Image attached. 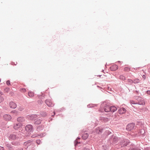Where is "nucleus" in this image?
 Here are the masks:
<instances>
[{"label": "nucleus", "instance_id": "20e7f679", "mask_svg": "<svg viewBox=\"0 0 150 150\" xmlns=\"http://www.w3.org/2000/svg\"><path fill=\"white\" fill-rule=\"evenodd\" d=\"M22 126V124L21 123L15 124L13 125V128L15 129L18 130L20 129Z\"/></svg>", "mask_w": 150, "mask_h": 150}, {"label": "nucleus", "instance_id": "bb28decb", "mask_svg": "<svg viewBox=\"0 0 150 150\" xmlns=\"http://www.w3.org/2000/svg\"><path fill=\"white\" fill-rule=\"evenodd\" d=\"M98 131H99L100 132H101L102 131V130L100 129L99 128H97L96 132H97L99 133V132H98Z\"/></svg>", "mask_w": 150, "mask_h": 150}, {"label": "nucleus", "instance_id": "aec40b11", "mask_svg": "<svg viewBox=\"0 0 150 150\" xmlns=\"http://www.w3.org/2000/svg\"><path fill=\"white\" fill-rule=\"evenodd\" d=\"M139 80L138 79H135L133 80V83H139Z\"/></svg>", "mask_w": 150, "mask_h": 150}, {"label": "nucleus", "instance_id": "58836bf2", "mask_svg": "<svg viewBox=\"0 0 150 150\" xmlns=\"http://www.w3.org/2000/svg\"><path fill=\"white\" fill-rule=\"evenodd\" d=\"M45 115L44 116H45L46 115V113H45Z\"/></svg>", "mask_w": 150, "mask_h": 150}, {"label": "nucleus", "instance_id": "9b49d317", "mask_svg": "<svg viewBox=\"0 0 150 150\" xmlns=\"http://www.w3.org/2000/svg\"><path fill=\"white\" fill-rule=\"evenodd\" d=\"M41 119L40 118L37 117V118H36L35 120L34 124L36 125L40 124L41 122Z\"/></svg>", "mask_w": 150, "mask_h": 150}, {"label": "nucleus", "instance_id": "f257e3e1", "mask_svg": "<svg viewBox=\"0 0 150 150\" xmlns=\"http://www.w3.org/2000/svg\"><path fill=\"white\" fill-rule=\"evenodd\" d=\"M137 100H138V102L137 104L140 105H144L145 104V102L143 98H142L138 97Z\"/></svg>", "mask_w": 150, "mask_h": 150}, {"label": "nucleus", "instance_id": "c9c22d12", "mask_svg": "<svg viewBox=\"0 0 150 150\" xmlns=\"http://www.w3.org/2000/svg\"><path fill=\"white\" fill-rule=\"evenodd\" d=\"M129 150H135L134 149H129Z\"/></svg>", "mask_w": 150, "mask_h": 150}, {"label": "nucleus", "instance_id": "4c0bfd02", "mask_svg": "<svg viewBox=\"0 0 150 150\" xmlns=\"http://www.w3.org/2000/svg\"><path fill=\"white\" fill-rule=\"evenodd\" d=\"M23 110V108H22L21 109H20V110H21V111L22 110Z\"/></svg>", "mask_w": 150, "mask_h": 150}, {"label": "nucleus", "instance_id": "1a4fd4ad", "mask_svg": "<svg viewBox=\"0 0 150 150\" xmlns=\"http://www.w3.org/2000/svg\"><path fill=\"white\" fill-rule=\"evenodd\" d=\"M10 107L12 108H15L16 107V104L13 102H11L9 104Z\"/></svg>", "mask_w": 150, "mask_h": 150}, {"label": "nucleus", "instance_id": "f8f14e48", "mask_svg": "<svg viewBox=\"0 0 150 150\" xmlns=\"http://www.w3.org/2000/svg\"><path fill=\"white\" fill-rule=\"evenodd\" d=\"M110 106L106 105L104 107V110L105 112H109L110 111Z\"/></svg>", "mask_w": 150, "mask_h": 150}, {"label": "nucleus", "instance_id": "c85d7f7f", "mask_svg": "<svg viewBox=\"0 0 150 150\" xmlns=\"http://www.w3.org/2000/svg\"><path fill=\"white\" fill-rule=\"evenodd\" d=\"M7 85L9 86L10 85V82L9 80L7 81L6 82Z\"/></svg>", "mask_w": 150, "mask_h": 150}, {"label": "nucleus", "instance_id": "c756f323", "mask_svg": "<svg viewBox=\"0 0 150 150\" xmlns=\"http://www.w3.org/2000/svg\"><path fill=\"white\" fill-rule=\"evenodd\" d=\"M40 141L39 140H37L36 141V143L38 144H39L40 143Z\"/></svg>", "mask_w": 150, "mask_h": 150}, {"label": "nucleus", "instance_id": "4be33fe9", "mask_svg": "<svg viewBox=\"0 0 150 150\" xmlns=\"http://www.w3.org/2000/svg\"><path fill=\"white\" fill-rule=\"evenodd\" d=\"M130 70V69L129 67H126L124 68V71H129Z\"/></svg>", "mask_w": 150, "mask_h": 150}, {"label": "nucleus", "instance_id": "2f4dec72", "mask_svg": "<svg viewBox=\"0 0 150 150\" xmlns=\"http://www.w3.org/2000/svg\"><path fill=\"white\" fill-rule=\"evenodd\" d=\"M142 78L144 79H145L146 78V76L145 75H143L142 76Z\"/></svg>", "mask_w": 150, "mask_h": 150}, {"label": "nucleus", "instance_id": "b1692460", "mask_svg": "<svg viewBox=\"0 0 150 150\" xmlns=\"http://www.w3.org/2000/svg\"><path fill=\"white\" fill-rule=\"evenodd\" d=\"M130 103L131 104H137V103L135 102L134 101L131 100L130 101Z\"/></svg>", "mask_w": 150, "mask_h": 150}, {"label": "nucleus", "instance_id": "0eeeda50", "mask_svg": "<svg viewBox=\"0 0 150 150\" xmlns=\"http://www.w3.org/2000/svg\"><path fill=\"white\" fill-rule=\"evenodd\" d=\"M3 117L4 119L6 120L9 121L11 119V116L8 114H5L4 115Z\"/></svg>", "mask_w": 150, "mask_h": 150}, {"label": "nucleus", "instance_id": "e433bc0d", "mask_svg": "<svg viewBox=\"0 0 150 150\" xmlns=\"http://www.w3.org/2000/svg\"><path fill=\"white\" fill-rule=\"evenodd\" d=\"M18 150H23V149H19Z\"/></svg>", "mask_w": 150, "mask_h": 150}, {"label": "nucleus", "instance_id": "9d476101", "mask_svg": "<svg viewBox=\"0 0 150 150\" xmlns=\"http://www.w3.org/2000/svg\"><path fill=\"white\" fill-rule=\"evenodd\" d=\"M118 68V67L116 65H114L112 66L110 68V70L114 71L117 70Z\"/></svg>", "mask_w": 150, "mask_h": 150}, {"label": "nucleus", "instance_id": "f03ea898", "mask_svg": "<svg viewBox=\"0 0 150 150\" xmlns=\"http://www.w3.org/2000/svg\"><path fill=\"white\" fill-rule=\"evenodd\" d=\"M25 130L29 132H32L33 128L32 125H27L25 127Z\"/></svg>", "mask_w": 150, "mask_h": 150}, {"label": "nucleus", "instance_id": "2eb2a0df", "mask_svg": "<svg viewBox=\"0 0 150 150\" xmlns=\"http://www.w3.org/2000/svg\"><path fill=\"white\" fill-rule=\"evenodd\" d=\"M17 121L18 122H19V123H21L24 121V119L23 117H19L17 119Z\"/></svg>", "mask_w": 150, "mask_h": 150}, {"label": "nucleus", "instance_id": "a878e982", "mask_svg": "<svg viewBox=\"0 0 150 150\" xmlns=\"http://www.w3.org/2000/svg\"><path fill=\"white\" fill-rule=\"evenodd\" d=\"M10 89L9 88H7L4 89V91L6 92H8L9 91Z\"/></svg>", "mask_w": 150, "mask_h": 150}, {"label": "nucleus", "instance_id": "6ab92c4d", "mask_svg": "<svg viewBox=\"0 0 150 150\" xmlns=\"http://www.w3.org/2000/svg\"><path fill=\"white\" fill-rule=\"evenodd\" d=\"M24 145L25 146H26L27 147L29 146L30 145V143L29 141L25 142L24 143Z\"/></svg>", "mask_w": 150, "mask_h": 150}, {"label": "nucleus", "instance_id": "5701e85b", "mask_svg": "<svg viewBox=\"0 0 150 150\" xmlns=\"http://www.w3.org/2000/svg\"><path fill=\"white\" fill-rule=\"evenodd\" d=\"M120 79H122V80H125V77L123 75H120Z\"/></svg>", "mask_w": 150, "mask_h": 150}, {"label": "nucleus", "instance_id": "dca6fc26", "mask_svg": "<svg viewBox=\"0 0 150 150\" xmlns=\"http://www.w3.org/2000/svg\"><path fill=\"white\" fill-rule=\"evenodd\" d=\"M88 137V135L87 133H84L83 134H82V137L83 139H86Z\"/></svg>", "mask_w": 150, "mask_h": 150}, {"label": "nucleus", "instance_id": "a211bd4d", "mask_svg": "<svg viewBox=\"0 0 150 150\" xmlns=\"http://www.w3.org/2000/svg\"><path fill=\"white\" fill-rule=\"evenodd\" d=\"M28 95L30 97H33L34 96V93L31 91H30L28 93Z\"/></svg>", "mask_w": 150, "mask_h": 150}, {"label": "nucleus", "instance_id": "7ed1b4c3", "mask_svg": "<svg viewBox=\"0 0 150 150\" xmlns=\"http://www.w3.org/2000/svg\"><path fill=\"white\" fill-rule=\"evenodd\" d=\"M135 124L134 123H132L129 124L127 126V129L129 131L132 130L134 128Z\"/></svg>", "mask_w": 150, "mask_h": 150}, {"label": "nucleus", "instance_id": "f3484780", "mask_svg": "<svg viewBox=\"0 0 150 150\" xmlns=\"http://www.w3.org/2000/svg\"><path fill=\"white\" fill-rule=\"evenodd\" d=\"M110 111L114 112L117 110V108L114 106H110Z\"/></svg>", "mask_w": 150, "mask_h": 150}, {"label": "nucleus", "instance_id": "473e14b6", "mask_svg": "<svg viewBox=\"0 0 150 150\" xmlns=\"http://www.w3.org/2000/svg\"><path fill=\"white\" fill-rule=\"evenodd\" d=\"M0 150H4V148L0 146Z\"/></svg>", "mask_w": 150, "mask_h": 150}, {"label": "nucleus", "instance_id": "7c9ffc66", "mask_svg": "<svg viewBox=\"0 0 150 150\" xmlns=\"http://www.w3.org/2000/svg\"><path fill=\"white\" fill-rule=\"evenodd\" d=\"M146 93L147 94L150 95V90L147 91Z\"/></svg>", "mask_w": 150, "mask_h": 150}, {"label": "nucleus", "instance_id": "ddd939ff", "mask_svg": "<svg viewBox=\"0 0 150 150\" xmlns=\"http://www.w3.org/2000/svg\"><path fill=\"white\" fill-rule=\"evenodd\" d=\"M38 117L37 115H30L29 117V118L30 120H34L35 121V119L37 118Z\"/></svg>", "mask_w": 150, "mask_h": 150}, {"label": "nucleus", "instance_id": "412c9836", "mask_svg": "<svg viewBox=\"0 0 150 150\" xmlns=\"http://www.w3.org/2000/svg\"><path fill=\"white\" fill-rule=\"evenodd\" d=\"M127 81L130 84H132L133 83V81L131 79H128L127 80Z\"/></svg>", "mask_w": 150, "mask_h": 150}, {"label": "nucleus", "instance_id": "f704fd0d", "mask_svg": "<svg viewBox=\"0 0 150 150\" xmlns=\"http://www.w3.org/2000/svg\"><path fill=\"white\" fill-rule=\"evenodd\" d=\"M85 150H90V149H88L86 148L85 149Z\"/></svg>", "mask_w": 150, "mask_h": 150}, {"label": "nucleus", "instance_id": "423d86ee", "mask_svg": "<svg viewBox=\"0 0 150 150\" xmlns=\"http://www.w3.org/2000/svg\"><path fill=\"white\" fill-rule=\"evenodd\" d=\"M129 143V141L127 139L123 140L120 143L122 146H126Z\"/></svg>", "mask_w": 150, "mask_h": 150}, {"label": "nucleus", "instance_id": "4468645a", "mask_svg": "<svg viewBox=\"0 0 150 150\" xmlns=\"http://www.w3.org/2000/svg\"><path fill=\"white\" fill-rule=\"evenodd\" d=\"M16 136L15 134H12L10 135L9 137L10 140H14L16 139Z\"/></svg>", "mask_w": 150, "mask_h": 150}, {"label": "nucleus", "instance_id": "72a5a7b5", "mask_svg": "<svg viewBox=\"0 0 150 150\" xmlns=\"http://www.w3.org/2000/svg\"><path fill=\"white\" fill-rule=\"evenodd\" d=\"M16 113H17V112L15 110L13 111L12 112L14 113H16Z\"/></svg>", "mask_w": 150, "mask_h": 150}, {"label": "nucleus", "instance_id": "39448f33", "mask_svg": "<svg viewBox=\"0 0 150 150\" xmlns=\"http://www.w3.org/2000/svg\"><path fill=\"white\" fill-rule=\"evenodd\" d=\"M45 103L49 107H52L54 105V104L50 100H46L45 101Z\"/></svg>", "mask_w": 150, "mask_h": 150}, {"label": "nucleus", "instance_id": "393cba45", "mask_svg": "<svg viewBox=\"0 0 150 150\" xmlns=\"http://www.w3.org/2000/svg\"><path fill=\"white\" fill-rule=\"evenodd\" d=\"M20 91L23 92H25L26 91L25 89L24 88H23L20 89Z\"/></svg>", "mask_w": 150, "mask_h": 150}, {"label": "nucleus", "instance_id": "6e6552de", "mask_svg": "<svg viewBox=\"0 0 150 150\" xmlns=\"http://www.w3.org/2000/svg\"><path fill=\"white\" fill-rule=\"evenodd\" d=\"M126 112V110L124 108H122L118 110V112L120 114H122L125 113Z\"/></svg>", "mask_w": 150, "mask_h": 150}, {"label": "nucleus", "instance_id": "cd10ccee", "mask_svg": "<svg viewBox=\"0 0 150 150\" xmlns=\"http://www.w3.org/2000/svg\"><path fill=\"white\" fill-rule=\"evenodd\" d=\"M4 100V98L2 97H0V103L3 101Z\"/></svg>", "mask_w": 150, "mask_h": 150}]
</instances>
